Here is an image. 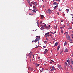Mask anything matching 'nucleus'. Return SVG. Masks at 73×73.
<instances>
[{"instance_id": "bf43d9fd", "label": "nucleus", "mask_w": 73, "mask_h": 73, "mask_svg": "<svg viewBox=\"0 0 73 73\" xmlns=\"http://www.w3.org/2000/svg\"><path fill=\"white\" fill-rule=\"evenodd\" d=\"M43 8H45V6H44V5H43Z\"/></svg>"}, {"instance_id": "69168bd1", "label": "nucleus", "mask_w": 73, "mask_h": 73, "mask_svg": "<svg viewBox=\"0 0 73 73\" xmlns=\"http://www.w3.org/2000/svg\"><path fill=\"white\" fill-rule=\"evenodd\" d=\"M29 15H32V14H31V13H29Z\"/></svg>"}, {"instance_id": "58836bf2", "label": "nucleus", "mask_w": 73, "mask_h": 73, "mask_svg": "<svg viewBox=\"0 0 73 73\" xmlns=\"http://www.w3.org/2000/svg\"><path fill=\"white\" fill-rule=\"evenodd\" d=\"M45 52H48V50H47V49H45Z\"/></svg>"}, {"instance_id": "6e6d98bb", "label": "nucleus", "mask_w": 73, "mask_h": 73, "mask_svg": "<svg viewBox=\"0 0 73 73\" xmlns=\"http://www.w3.org/2000/svg\"><path fill=\"white\" fill-rule=\"evenodd\" d=\"M50 69H51V70H52V67H50Z\"/></svg>"}, {"instance_id": "4468645a", "label": "nucleus", "mask_w": 73, "mask_h": 73, "mask_svg": "<svg viewBox=\"0 0 73 73\" xmlns=\"http://www.w3.org/2000/svg\"><path fill=\"white\" fill-rule=\"evenodd\" d=\"M72 28L71 26H70L69 28H68L69 29H72Z\"/></svg>"}, {"instance_id": "f3484780", "label": "nucleus", "mask_w": 73, "mask_h": 73, "mask_svg": "<svg viewBox=\"0 0 73 73\" xmlns=\"http://www.w3.org/2000/svg\"><path fill=\"white\" fill-rule=\"evenodd\" d=\"M66 11H67V13H68V12H69V9H66Z\"/></svg>"}, {"instance_id": "e2e57ef3", "label": "nucleus", "mask_w": 73, "mask_h": 73, "mask_svg": "<svg viewBox=\"0 0 73 73\" xmlns=\"http://www.w3.org/2000/svg\"><path fill=\"white\" fill-rule=\"evenodd\" d=\"M40 57H38V59H40Z\"/></svg>"}, {"instance_id": "4be33fe9", "label": "nucleus", "mask_w": 73, "mask_h": 73, "mask_svg": "<svg viewBox=\"0 0 73 73\" xmlns=\"http://www.w3.org/2000/svg\"><path fill=\"white\" fill-rule=\"evenodd\" d=\"M33 8L34 9H36V7L34 6H33Z\"/></svg>"}, {"instance_id": "052dcab7", "label": "nucleus", "mask_w": 73, "mask_h": 73, "mask_svg": "<svg viewBox=\"0 0 73 73\" xmlns=\"http://www.w3.org/2000/svg\"><path fill=\"white\" fill-rule=\"evenodd\" d=\"M43 48H44V49H45V46H43Z\"/></svg>"}, {"instance_id": "a19ab883", "label": "nucleus", "mask_w": 73, "mask_h": 73, "mask_svg": "<svg viewBox=\"0 0 73 73\" xmlns=\"http://www.w3.org/2000/svg\"><path fill=\"white\" fill-rule=\"evenodd\" d=\"M46 54V51H44V54Z\"/></svg>"}, {"instance_id": "4c0bfd02", "label": "nucleus", "mask_w": 73, "mask_h": 73, "mask_svg": "<svg viewBox=\"0 0 73 73\" xmlns=\"http://www.w3.org/2000/svg\"><path fill=\"white\" fill-rule=\"evenodd\" d=\"M68 39H70V36H68Z\"/></svg>"}, {"instance_id": "f03ea898", "label": "nucleus", "mask_w": 73, "mask_h": 73, "mask_svg": "<svg viewBox=\"0 0 73 73\" xmlns=\"http://www.w3.org/2000/svg\"><path fill=\"white\" fill-rule=\"evenodd\" d=\"M45 28H46V29H47L48 30L50 29V25H49L48 26H46L45 27Z\"/></svg>"}, {"instance_id": "72a5a7b5", "label": "nucleus", "mask_w": 73, "mask_h": 73, "mask_svg": "<svg viewBox=\"0 0 73 73\" xmlns=\"http://www.w3.org/2000/svg\"><path fill=\"white\" fill-rule=\"evenodd\" d=\"M56 33V32L55 31L54 32H52V34H54L55 33Z\"/></svg>"}, {"instance_id": "6ab92c4d", "label": "nucleus", "mask_w": 73, "mask_h": 73, "mask_svg": "<svg viewBox=\"0 0 73 73\" xmlns=\"http://www.w3.org/2000/svg\"><path fill=\"white\" fill-rule=\"evenodd\" d=\"M57 26H58L57 25H56V26L54 27V28L55 29H57Z\"/></svg>"}, {"instance_id": "423d86ee", "label": "nucleus", "mask_w": 73, "mask_h": 73, "mask_svg": "<svg viewBox=\"0 0 73 73\" xmlns=\"http://www.w3.org/2000/svg\"><path fill=\"white\" fill-rule=\"evenodd\" d=\"M39 65H40V64H38L36 63L35 64V66L36 67H37V68H38Z\"/></svg>"}, {"instance_id": "f704fd0d", "label": "nucleus", "mask_w": 73, "mask_h": 73, "mask_svg": "<svg viewBox=\"0 0 73 73\" xmlns=\"http://www.w3.org/2000/svg\"><path fill=\"white\" fill-rule=\"evenodd\" d=\"M43 27H47L46 25L45 24L43 25Z\"/></svg>"}, {"instance_id": "9b49d317", "label": "nucleus", "mask_w": 73, "mask_h": 73, "mask_svg": "<svg viewBox=\"0 0 73 73\" xmlns=\"http://www.w3.org/2000/svg\"><path fill=\"white\" fill-rule=\"evenodd\" d=\"M34 4L35 5V6H36L37 5V3L34 2Z\"/></svg>"}, {"instance_id": "20e7f679", "label": "nucleus", "mask_w": 73, "mask_h": 73, "mask_svg": "<svg viewBox=\"0 0 73 73\" xmlns=\"http://www.w3.org/2000/svg\"><path fill=\"white\" fill-rule=\"evenodd\" d=\"M68 51H69V49H68V48H66L65 49L64 52H65V53H67L68 52Z\"/></svg>"}, {"instance_id": "37998d69", "label": "nucleus", "mask_w": 73, "mask_h": 73, "mask_svg": "<svg viewBox=\"0 0 73 73\" xmlns=\"http://www.w3.org/2000/svg\"><path fill=\"white\" fill-rule=\"evenodd\" d=\"M56 0L57 1H60V0Z\"/></svg>"}, {"instance_id": "09e8293b", "label": "nucleus", "mask_w": 73, "mask_h": 73, "mask_svg": "<svg viewBox=\"0 0 73 73\" xmlns=\"http://www.w3.org/2000/svg\"><path fill=\"white\" fill-rule=\"evenodd\" d=\"M65 65H68V64L66 62L65 63Z\"/></svg>"}, {"instance_id": "680f3d73", "label": "nucleus", "mask_w": 73, "mask_h": 73, "mask_svg": "<svg viewBox=\"0 0 73 73\" xmlns=\"http://www.w3.org/2000/svg\"><path fill=\"white\" fill-rule=\"evenodd\" d=\"M71 16H73V14H71Z\"/></svg>"}, {"instance_id": "cd10ccee", "label": "nucleus", "mask_w": 73, "mask_h": 73, "mask_svg": "<svg viewBox=\"0 0 73 73\" xmlns=\"http://www.w3.org/2000/svg\"><path fill=\"white\" fill-rule=\"evenodd\" d=\"M63 52H64V51H63V50H62L60 52V54H61V53H63Z\"/></svg>"}, {"instance_id": "7c9ffc66", "label": "nucleus", "mask_w": 73, "mask_h": 73, "mask_svg": "<svg viewBox=\"0 0 73 73\" xmlns=\"http://www.w3.org/2000/svg\"><path fill=\"white\" fill-rule=\"evenodd\" d=\"M29 4L30 5L31 7H32V4H31V3H29Z\"/></svg>"}, {"instance_id": "2f4dec72", "label": "nucleus", "mask_w": 73, "mask_h": 73, "mask_svg": "<svg viewBox=\"0 0 73 73\" xmlns=\"http://www.w3.org/2000/svg\"><path fill=\"white\" fill-rule=\"evenodd\" d=\"M34 3H35V2H31V4H34Z\"/></svg>"}, {"instance_id": "4d7b16f0", "label": "nucleus", "mask_w": 73, "mask_h": 73, "mask_svg": "<svg viewBox=\"0 0 73 73\" xmlns=\"http://www.w3.org/2000/svg\"><path fill=\"white\" fill-rule=\"evenodd\" d=\"M30 62H32V61H31V59L30 60Z\"/></svg>"}, {"instance_id": "5701e85b", "label": "nucleus", "mask_w": 73, "mask_h": 73, "mask_svg": "<svg viewBox=\"0 0 73 73\" xmlns=\"http://www.w3.org/2000/svg\"><path fill=\"white\" fill-rule=\"evenodd\" d=\"M59 49H60V46H58V47H57V51H58V50H59Z\"/></svg>"}, {"instance_id": "774afa93", "label": "nucleus", "mask_w": 73, "mask_h": 73, "mask_svg": "<svg viewBox=\"0 0 73 73\" xmlns=\"http://www.w3.org/2000/svg\"><path fill=\"white\" fill-rule=\"evenodd\" d=\"M71 8H72L73 9V7H71Z\"/></svg>"}, {"instance_id": "f257e3e1", "label": "nucleus", "mask_w": 73, "mask_h": 73, "mask_svg": "<svg viewBox=\"0 0 73 73\" xmlns=\"http://www.w3.org/2000/svg\"><path fill=\"white\" fill-rule=\"evenodd\" d=\"M38 37H39V36H36V38L35 40V42H36L37 41H39V39H38Z\"/></svg>"}, {"instance_id": "0e129e2a", "label": "nucleus", "mask_w": 73, "mask_h": 73, "mask_svg": "<svg viewBox=\"0 0 73 73\" xmlns=\"http://www.w3.org/2000/svg\"><path fill=\"white\" fill-rule=\"evenodd\" d=\"M46 11V12H47V13H48V11H46V10H45Z\"/></svg>"}, {"instance_id": "412c9836", "label": "nucleus", "mask_w": 73, "mask_h": 73, "mask_svg": "<svg viewBox=\"0 0 73 73\" xmlns=\"http://www.w3.org/2000/svg\"><path fill=\"white\" fill-rule=\"evenodd\" d=\"M55 45V46H57V45H58V43L57 42L56 43Z\"/></svg>"}, {"instance_id": "603ef678", "label": "nucleus", "mask_w": 73, "mask_h": 73, "mask_svg": "<svg viewBox=\"0 0 73 73\" xmlns=\"http://www.w3.org/2000/svg\"><path fill=\"white\" fill-rule=\"evenodd\" d=\"M68 62V63L69 64H70V61H69V62Z\"/></svg>"}, {"instance_id": "a18cd8bd", "label": "nucleus", "mask_w": 73, "mask_h": 73, "mask_svg": "<svg viewBox=\"0 0 73 73\" xmlns=\"http://www.w3.org/2000/svg\"><path fill=\"white\" fill-rule=\"evenodd\" d=\"M30 70H31V71H32V70H33V69H32V68H31V69H30Z\"/></svg>"}, {"instance_id": "c03bdc74", "label": "nucleus", "mask_w": 73, "mask_h": 73, "mask_svg": "<svg viewBox=\"0 0 73 73\" xmlns=\"http://www.w3.org/2000/svg\"><path fill=\"white\" fill-rule=\"evenodd\" d=\"M63 21H64V20H61V22H63Z\"/></svg>"}, {"instance_id": "8fccbe9b", "label": "nucleus", "mask_w": 73, "mask_h": 73, "mask_svg": "<svg viewBox=\"0 0 73 73\" xmlns=\"http://www.w3.org/2000/svg\"><path fill=\"white\" fill-rule=\"evenodd\" d=\"M35 42V40H33L32 42Z\"/></svg>"}, {"instance_id": "a878e982", "label": "nucleus", "mask_w": 73, "mask_h": 73, "mask_svg": "<svg viewBox=\"0 0 73 73\" xmlns=\"http://www.w3.org/2000/svg\"><path fill=\"white\" fill-rule=\"evenodd\" d=\"M69 41H72V40L71 39H69Z\"/></svg>"}, {"instance_id": "aec40b11", "label": "nucleus", "mask_w": 73, "mask_h": 73, "mask_svg": "<svg viewBox=\"0 0 73 73\" xmlns=\"http://www.w3.org/2000/svg\"><path fill=\"white\" fill-rule=\"evenodd\" d=\"M49 32H48L45 34V35H49Z\"/></svg>"}, {"instance_id": "e433bc0d", "label": "nucleus", "mask_w": 73, "mask_h": 73, "mask_svg": "<svg viewBox=\"0 0 73 73\" xmlns=\"http://www.w3.org/2000/svg\"><path fill=\"white\" fill-rule=\"evenodd\" d=\"M61 32L62 33H63V30L62 29H61Z\"/></svg>"}, {"instance_id": "bb28decb", "label": "nucleus", "mask_w": 73, "mask_h": 73, "mask_svg": "<svg viewBox=\"0 0 73 73\" xmlns=\"http://www.w3.org/2000/svg\"><path fill=\"white\" fill-rule=\"evenodd\" d=\"M44 43L45 44H47V41H44Z\"/></svg>"}, {"instance_id": "9d476101", "label": "nucleus", "mask_w": 73, "mask_h": 73, "mask_svg": "<svg viewBox=\"0 0 73 73\" xmlns=\"http://www.w3.org/2000/svg\"><path fill=\"white\" fill-rule=\"evenodd\" d=\"M70 68L71 69V70L73 71V66H72L70 65Z\"/></svg>"}, {"instance_id": "f8f14e48", "label": "nucleus", "mask_w": 73, "mask_h": 73, "mask_svg": "<svg viewBox=\"0 0 73 73\" xmlns=\"http://www.w3.org/2000/svg\"><path fill=\"white\" fill-rule=\"evenodd\" d=\"M58 7V5H56L55 7H54V9H56V8H57V7Z\"/></svg>"}, {"instance_id": "473e14b6", "label": "nucleus", "mask_w": 73, "mask_h": 73, "mask_svg": "<svg viewBox=\"0 0 73 73\" xmlns=\"http://www.w3.org/2000/svg\"><path fill=\"white\" fill-rule=\"evenodd\" d=\"M64 28V27H60V29L61 30L63 28Z\"/></svg>"}, {"instance_id": "c9c22d12", "label": "nucleus", "mask_w": 73, "mask_h": 73, "mask_svg": "<svg viewBox=\"0 0 73 73\" xmlns=\"http://www.w3.org/2000/svg\"><path fill=\"white\" fill-rule=\"evenodd\" d=\"M69 61V58H68L67 60V62H68Z\"/></svg>"}, {"instance_id": "c85d7f7f", "label": "nucleus", "mask_w": 73, "mask_h": 73, "mask_svg": "<svg viewBox=\"0 0 73 73\" xmlns=\"http://www.w3.org/2000/svg\"><path fill=\"white\" fill-rule=\"evenodd\" d=\"M71 38H73V34H71Z\"/></svg>"}, {"instance_id": "dca6fc26", "label": "nucleus", "mask_w": 73, "mask_h": 73, "mask_svg": "<svg viewBox=\"0 0 73 73\" xmlns=\"http://www.w3.org/2000/svg\"><path fill=\"white\" fill-rule=\"evenodd\" d=\"M40 29H41V30L44 29V27L43 26H42L41 28H40Z\"/></svg>"}, {"instance_id": "3c124183", "label": "nucleus", "mask_w": 73, "mask_h": 73, "mask_svg": "<svg viewBox=\"0 0 73 73\" xmlns=\"http://www.w3.org/2000/svg\"><path fill=\"white\" fill-rule=\"evenodd\" d=\"M57 15H59V13H57Z\"/></svg>"}, {"instance_id": "864d4df0", "label": "nucleus", "mask_w": 73, "mask_h": 73, "mask_svg": "<svg viewBox=\"0 0 73 73\" xmlns=\"http://www.w3.org/2000/svg\"><path fill=\"white\" fill-rule=\"evenodd\" d=\"M35 10H36V11H38V10L37 9H36Z\"/></svg>"}, {"instance_id": "5fc2aeb1", "label": "nucleus", "mask_w": 73, "mask_h": 73, "mask_svg": "<svg viewBox=\"0 0 73 73\" xmlns=\"http://www.w3.org/2000/svg\"><path fill=\"white\" fill-rule=\"evenodd\" d=\"M50 64H52V62H50Z\"/></svg>"}, {"instance_id": "b1692460", "label": "nucleus", "mask_w": 73, "mask_h": 73, "mask_svg": "<svg viewBox=\"0 0 73 73\" xmlns=\"http://www.w3.org/2000/svg\"><path fill=\"white\" fill-rule=\"evenodd\" d=\"M67 44V43H66V42H65L64 43V46H65V45H66Z\"/></svg>"}, {"instance_id": "6e6552de", "label": "nucleus", "mask_w": 73, "mask_h": 73, "mask_svg": "<svg viewBox=\"0 0 73 73\" xmlns=\"http://www.w3.org/2000/svg\"><path fill=\"white\" fill-rule=\"evenodd\" d=\"M51 70L52 71H53V70H56V68H54L53 67L52 68V69H51Z\"/></svg>"}, {"instance_id": "1a4fd4ad", "label": "nucleus", "mask_w": 73, "mask_h": 73, "mask_svg": "<svg viewBox=\"0 0 73 73\" xmlns=\"http://www.w3.org/2000/svg\"><path fill=\"white\" fill-rule=\"evenodd\" d=\"M53 5H58V3L57 2H54L53 3Z\"/></svg>"}, {"instance_id": "13d9d810", "label": "nucleus", "mask_w": 73, "mask_h": 73, "mask_svg": "<svg viewBox=\"0 0 73 73\" xmlns=\"http://www.w3.org/2000/svg\"><path fill=\"white\" fill-rule=\"evenodd\" d=\"M70 43H73V42H70Z\"/></svg>"}, {"instance_id": "338daca9", "label": "nucleus", "mask_w": 73, "mask_h": 73, "mask_svg": "<svg viewBox=\"0 0 73 73\" xmlns=\"http://www.w3.org/2000/svg\"><path fill=\"white\" fill-rule=\"evenodd\" d=\"M59 11H61V10L59 9Z\"/></svg>"}, {"instance_id": "c756f323", "label": "nucleus", "mask_w": 73, "mask_h": 73, "mask_svg": "<svg viewBox=\"0 0 73 73\" xmlns=\"http://www.w3.org/2000/svg\"><path fill=\"white\" fill-rule=\"evenodd\" d=\"M65 34H66V36H68V32H65Z\"/></svg>"}, {"instance_id": "39448f33", "label": "nucleus", "mask_w": 73, "mask_h": 73, "mask_svg": "<svg viewBox=\"0 0 73 73\" xmlns=\"http://www.w3.org/2000/svg\"><path fill=\"white\" fill-rule=\"evenodd\" d=\"M48 11L49 13H52V11L50 9H48Z\"/></svg>"}, {"instance_id": "de8ad7c7", "label": "nucleus", "mask_w": 73, "mask_h": 73, "mask_svg": "<svg viewBox=\"0 0 73 73\" xmlns=\"http://www.w3.org/2000/svg\"><path fill=\"white\" fill-rule=\"evenodd\" d=\"M47 37H50V35H49V34L48 35H47Z\"/></svg>"}, {"instance_id": "ea45409f", "label": "nucleus", "mask_w": 73, "mask_h": 73, "mask_svg": "<svg viewBox=\"0 0 73 73\" xmlns=\"http://www.w3.org/2000/svg\"><path fill=\"white\" fill-rule=\"evenodd\" d=\"M33 57L34 60H35V57L34 56V55H33Z\"/></svg>"}, {"instance_id": "a211bd4d", "label": "nucleus", "mask_w": 73, "mask_h": 73, "mask_svg": "<svg viewBox=\"0 0 73 73\" xmlns=\"http://www.w3.org/2000/svg\"><path fill=\"white\" fill-rule=\"evenodd\" d=\"M41 17L42 19L44 18V15H41Z\"/></svg>"}, {"instance_id": "ddd939ff", "label": "nucleus", "mask_w": 73, "mask_h": 73, "mask_svg": "<svg viewBox=\"0 0 73 73\" xmlns=\"http://www.w3.org/2000/svg\"><path fill=\"white\" fill-rule=\"evenodd\" d=\"M32 11L34 12L35 13H36V10H35V9L33 10H32Z\"/></svg>"}, {"instance_id": "7ed1b4c3", "label": "nucleus", "mask_w": 73, "mask_h": 73, "mask_svg": "<svg viewBox=\"0 0 73 73\" xmlns=\"http://www.w3.org/2000/svg\"><path fill=\"white\" fill-rule=\"evenodd\" d=\"M32 53L28 54L27 56L28 57H29V58H31V56H32Z\"/></svg>"}, {"instance_id": "0eeeda50", "label": "nucleus", "mask_w": 73, "mask_h": 73, "mask_svg": "<svg viewBox=\"0 0 73 73\" xmlns=\"http://www.w3.org/2000/svg\"><path fill=\"white\" fill-rule=\"evenodd\" d=\"M58 67L59 69H62V67L60 65H58Z\"/></svg>"}, {"instance_id": "49530a36", "label": "nucleus", "mask_w": 73, "mask_h": 73, "mask_svg": "<svg viewBox=\"0 0 73 73\" xmlns=\"http://www.w3.org/2000/svg\"><path fill=\"white\" fill-rule=\"evenodd\" d=\"M40 24H42V22H40Z\"/></svg>"}, {"instance_id": "79ce46f5", "label": "nucleus", "mask_w": 73, "mask_h": 73, "mask_svg": "<svg viewBox=\"0 0 73 73\" xmlns=\"http://www.w3.org/2000/svg\"><path fill=\"white\" fill-rule=\"evenodd\" d=\"M51 61H52V62H54V63H55V62H54V61H53V60H51Z\"/></svg>"}, {"instance_id": "2eb2a0df", "label": "nucleus", "mask_w": 73, "mask_h": 73, "mask_svg": "<svg viewBox=\"0 0 73 73\" xmlns=\"http://www.w3.org/2000/svg\"><path fill=\"white\" fill-rule=\"evenodd\" d=\"M50 36L51 37V38H52L53 40H55V38H53V37L52 36L50 35Z\"/></svg>"}, {"instance_id": "393cba45", "label": "nucleus", "mask_w": 73, "mask_h": 73, "mask_svg": "<svg viewBox=\"0 0 73 73\" xmlns=\"http://www.w3.org/2000/svg\"><path fill=\"white\" fill-rule=\"evenodd\" d=\"M27 2L28 3H31V1H30L29 0H27Z\"/></svg>"}]
</instances>
